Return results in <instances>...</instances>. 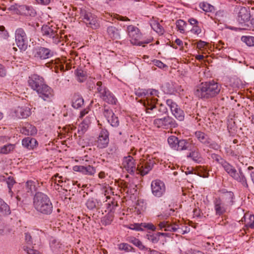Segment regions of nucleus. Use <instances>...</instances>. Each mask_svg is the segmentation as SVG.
<instances>
[{
    "instance_id": "52",
    "label": "nucleus",
    "mask_w": 254,
    "mask_h": 254,
    "mask_svg": "<svg viewBox=\"0 0 254 254\" xmlns=\"http://www.w3.org/2000/svg\"><path fill=\"white\" fill-rule=\"evenodd\" d=\"M97 92L99 94V96L104 93L108 88L102 85L101 81H98L96 83Z\"/></svg>"
},
{
    "instance_id": "64",
    "label": "nucleus",
    "mask_w": 254,
    "mask_h": 254,
    "mask_svg": "<svg viewBox=\"0 0 254 254\" xmlns=\"http://www.w3.org/2000/svg\"><path fill=\"white\" fill-rule=\"evenodd\" d=\"M106 205H108V208L110 211L114 209L117 205L116 202L113 200L109 201L108 203H106Z\"/></svg>"
},
{
    "instance_id": "28",
    "label": "nucleus",
    "mask_w": 254,
    "mask_h": 254,
    "mask_svg": "<svg viewBox=\"0 0 254 254\" xmlns=\"http://www.w3.org/2000/svg\"><path fill=\"white\" fill-rule=\"evenodd\" d=\"M20 131L22 134L29 135L36 133L37 129L35 127L29 124H26L25 127L20 129Z\"/></svg>"
},
{
    "instance_id": "35",
    "label": "nucleus",
    "mask_w": 254,
    "mask_h": 254,
    "mask_svg": "<svg viewBox=\"0 0 254 254\" xmlns=\"http://www.w3.org/2000/svg\"><path fill=\"white\" fill-rule=\"evenodd\" d=\"M172 114L179 121H182L184 120L185 115L184 111L178 106L172 112Z\"/></svg>"
},
{
    "instance_id": "36",
    "label": "nucleus",
    "mask_w": 254,
    "mask_h": 254,
    "mask_svg": "<svg viewBox=\"0 0 254 254\" xmlns=\"http://www.w3.org/2000/svg\"><path fill=\"white\" fill-rule=\"evenodd\" d=\"M234 193L231 191H227L223 194V198L225 200L227 205L233 204Z\"/></svg>"
},
{
    "instance_id": "25",
    "label": "nucleus",
    "mask_w": 254,
    "mask_h": 254,
    "mask_svg": "<svg viewBox=\"0 0 254 254\" xmlns=\"http://www.w3.org/2000/svg\"><path fill=\"white\" fill-rule=\"evenodd\" d=\"M143 228H146L149 230L155 231L156 228L152 223H141V224H134L130 225L129 228L136 231H142Z\"/></svg>"
},
{
    "instance_id": "14",
    "label": "nucleus",
    "mask_w": 254,
    "mask_h": 254,
    "mask_svg": "<svg viewBox=\"0 0 254 254\" xmlns=\"http://www.w3.org/2000/svg\"><path fill=\"white\" fill-rule=\"evenodd\" d=\"M151 187L152 193L156 197H161L166 191L165 185L160 180L153 181L151 183Z\"/></svg>"
},
{
    "instance_id": "51",
    "label": "nucleus",
    "mask_w": 254,
    "mask_h": 254,
    "mask_svg": "<svg viewBox=\"0 0 254 254\" xmlns=\"http://www.w3.org/2000/svg\"><path fill=\"white\" fill-rule=\"evenodd\" d=\"M197 175L203 178L208 177V172L207 169L204 167L200 166L197 171Z\"/></svg>"
},
{
    "instance_id": "4",
    "label": "nucleus",
    "mask_w": 254,
    "mask_h": 254,
    "mask_svg": "<svg viewBox=\"0 0 254 254\" xmlns=\"http://www.w3.org/2000/svg\"><path fill=\"white\" fill-rule=\"evenodd\" d=\"M157 99H154L153 103H150L148 106L146 105V102L144 103L146 113L149 114L151 118H155L167 113L168 110L166 106L162 104H157Z\"/></svg>"
},
{
    "instance_id": "12",
    "label": "nucleus",
    "mask_w": 254,
    "mask_h": 254,
    "mask_svg": "<svg viewBox=\"0 0 254 254\" xmlns=\"http://www.w3.org/2000/svg\"><path fill=\"white\" fill-rule=\"evenodd\" d=\"M56 29L52 26L44 25L42 27L41 31L44 36L52 39L53 43L57 44L60 42V40Z\"/></svg>"
},
{
    "instance_id": "17",
    "label": "nucleus",
    "mask_w": 254,
    "mask_h": 254,
    "mask_svg": "<svg viewBox=\"0 0 254 254\" xmlns=\"http://www.w3.org/2000/svg\"><path fill=\"white\" fill-rule=\"evenodd\" d=\"M109 135L107 130L102 129L101 130L97 140V145L98 148H104L107 147L109 142Z\"/></svg>"
},
{
    "instance_id": "31",
    "label": "nucleus",
    "mask_w": 254,
    "mask_h": 254,
    "mask_svg": "<svg viewBox=\"0 0 254 254\" xmlns=\"http://www.w3.org/2000/svg\"><path fill=\"white\" fill-rule=\"evenodd\" d=\"M84 104V100L79 95H75L73 97L72 103V107L75 109L80 108Z\"/></svg>"
},
{
    "instance_id": "24",
    "label": "nucleus",
    "mask_w": 254,
    "mask_h": 254,
    "mask_svg": "<svg viewBox=\"0 0 254 254\" xmlns=\"http://www.w3.org/2000/svg\"><path fill=\"white\" fill-rule=\"evenodd\" d=\"M22 145L28 149H33L38 145V142L35 138L28 136L22 139Z\"/></svg>"
},
{
    "instance_id": "41",
    "label": "nucleus",
    "mask_w": 254,
    "mask_h": 254,
    "mask_svg": "<svg viewBox=\"0 0 254 254\" xmlns=\"http://www.w3.org/2000/svg\"><path fill=\"white\" fill-rule=\"evenodd\" d=\"M114 215L112 213H108L105 216L102 218L101 223L104 225H109L113 220Z\"/></svg>"
},
{
    "instance_id": "10",
    "label": "nucleus",
    "mask_w": 254,
    "mask_h": 254,
    "mask_svg": "<svg viewBox=\"0 0 254 254\" xmlns=\"http://www.w3.org/2000/svg\"><path fill=\"white\" fill-rule=\"evenodd\" d=\"M33 53L35 58L41 60L49 59L54 56V52L41 46L35 47Z\"/></svg>"
},
{
    "instance_id": "26",
    "label": "nucleus",
    "mask_w": 254,
    "mask_h": 254,
    "mask_svg": "<svg viewBox=\"0 0 254 254\" xmlns=\"http://www.w3.org/2000/svg\"><path fill=\"white\" fill-rule=\"evenodd\" d=\"M107 32L110 38L112 39H120L121 35L120 30L116 27L111 26L107 27Z\"/></svg>"
},
{
    "instance_id": "20",
    "label": "nucleus",
    "mask_w": 254,
    "mask_h": 254,
    "mask_svg": "<svg viewBox=\"0 0 254 254\" xmlns=\"http://www.w3.org/2000/svg\"><path fill=\"white\" fill-rule=\"evenodd\" d=\"M25 16L34 17L36 15V12L31 6L26 5H19L17 7V14Z\"/></svg>"
},
{
    "instance_id": "49",
    "label": "nucleus",
    "mask_w": 254,
    "mask_h": 254,
    "mask_svg": "<svg viewBox=\"0 0 254 254\" xmlns=\"http://www.w3.org/2000/svg\"><path fill=\"white\" fill-rule=\"evenodd\" d=\"M145 238L148 240L153 244H156L159 241V238L156 234H147L145 235Z\"/></svg>"
},
{
    "instance_id": "1",
    "label": "nucleus",
    "mask_w": 254,
    "mask_h": 254,
    "mask_svg": "<svg viewBox=\"0 0 254 254\" xmlns=\"http://www.w3.org/2000/svg\"><path fill=\"white\" fill-rule=\"evenodd\" d=\"M221 86L214 80L202 82L197 86L195 95L199 98L208 99L216 96L220 92Z\"/></svg>"
},
{
    "instance_id": "33",
    "label": "nucleus",
    "mask_w": 254,
    "mask_h": 254,
    "mask_svg": "<svg viewBox=\"0 0 254 254\" xmlns=\"http://www.w3.org/2000/svg\"><path fill=\"white\" fill-rule=\"evenodd\" d=\"M188 158H190L193 161L198 163L201 161V157L198 149L191 150L188 155Z\"/></svg>"
},
{
    "instance_id": "55",
    "label": "nucleus",
    "mask_w": 254,
    "mask_h": 254,
    "mask_svg": "<svg viewBox=\"0 0 254 254\" xmlns=\"http://www.w3.org/2000/svg\"><path fill=\"white\" fill-rule=\"evenodd\" d=\"M107 121L113 127H117L119 125V120L115 115L107 120Z\"/></svg>"
},
{
    "instance_id": "60",
    "label": "nucleus",
    "mask_w": 254,
    "mask_h": 254,
    "mask_svg": "<svg viewBox=\"0 0 254 254\" xmlns=\"http://www.w3.org/2000/svg\"><path fill=\"white\" fill-rule=\"evenodd\" d=\"M167 105L169 107L171 112L174 110L178 106L172 99H167L166 101Z\"/></svg>"
},
{
    "instance_id": "37",
    "label": "nucleus",
    "mask_w": 254,
    "mask_h": 254,
    "mask_svg": "<svg viewBox=\"0 0 254 254\" xmlns=\"http://www.w3.org/2000/svg\"><path fill=\"white\" fill-rule=\"evenodd\" d=\"M50 245L54 252L58 253L61 249L62 245L56 239L52 238L50 240Z\"/></svg>"
},
{
    "instance_id": "63",
    "label": "nucleus",
    "mask_w": 254,
    "mask_h": 254,
    "mask_svg": "<svg viewBox=\"0 0 254 254\" xmlns=\"http://www.w3.org/2000/svg\"><path fill=\"white\" fill-rule=\"evenodd\" d=\"M212 158L214 160H215L216 161H217L218 163L222 165V161H225V160L222 159L220 156L216 154H212Z\"/></svg>"
},
{
    "instance_id": "56",
    "label": "nucleus",
    "mask_w": 254,
    "mask_h": 254,
    "mask_svg": "<svg viewBox=\"0 0 254 254\" xmlns=\"http://www.w3.org/2000/svg\"><path fill=\"white\" fill-rule=\"evenodd\" d=\"M103 114L105 117L106 118L107 120H108L111 118L113 117L115 114L113 113V111L109 108H106V107H104V110L103 112Z\"/></svg>"
},
{
    "instance_id": "34",
    "label": "nucleus",
    "mask_w": 254,
    "mask_h": 254,
    "mask_svg": "<svg viewBox=\"0 0 254 254\" xmlns=\"http://www.w3.org/2000/svg\"><path fill=\"white\" fill-rule=\"evenodd\" d=\"M10 214V209L8 205L0 198V214L7 215Z\"/></svg>"
},
{
    "instance_id": "27",
    "label": "nucleus",
    "mask_w": 254,
    "mask_h": 254,
    "mask_svg": "<svg viewBox=\"0 0 254 254\" xmlns=\"http://www.w3.org/2000/svg\"><path fill=\"white\" fill-rule=\"evenodd\" d=\"M177 143L178 144L176 150L182 151L191 149V143L187 139H180L177 142Z\"/></svg>"
},
{
    "instance_id": "54",
    "label": "nucleus",
    "mask_w": 254,
    "mask_h": 254,
    "mask_svg": "<svg viewBox=\"0 0 254 254\" xmlns=\"http://www.w3.org/2000/svg\"><path fill=\"white\" fill-rule=\"evenodd\" d=\"M176 26L181 33H184L185 30L184 27L186 25V23L182 19H179L176 22Z\"/></svg>"
},
{
    "instance_id": "38",
    "label": "nucleus",
    "mask_w": 254,
    "mask_h": 254,
    "mask_svg": "<svg viewBox=\"0 0 254 254\" xmlns=\"http://www.w3.org/2000/svg\"><path fill=\"white\" fill-rule=\"evenodd\" d=\"M148 91V96L147 97V101L146 103V105L148 106L150 103H153L154 99H157L156 98H152V96H158L159 91L155 89H148L147 90Z\"/></svg>"
},
{
    "instance_id": "45",
    "label": "nucleus",
    "mask_w": 254,
    "mask_h": 254,
    "mask_svg": "<svg viewBox=\"0 0 254 254\" xmlns=\"http://www.w3.org/2000/svg\"><path fill=\"white\" fill-rule=\"evenodd\" d=\"M95 172V169L93 167L88 165L87 166H83L82 173L84 175L92 176L93 175Z\"/></svg>"
},
{
    "instance_id": "48",
    "label": "nucleus",
    "mask_w": 254,
    "mask_h": 254,
    "mask_svg": "<svg viewBox=\"0 0 254 254\" xmlns=\"http://www.w3.org/2000/svg\"><path fill=\"white\" fill-rule=\"evenodd\" d=\"M135 94L137 96L141 98H145L147 100L148 96V91L146 89H138L135 91Z\"/></svg>"
},
{
    "instance_id": "53",
    "label": "nucleus",
    "mask_w": 254,
    "mask_h": 254,
    "mask_svg": "<svg viewBox=\"0 0 254 254\" xmlns=\"http://www.w3.org/2000/svg\"><path fill=\"white\" fill-rule=\"evenodd\" d=\"M96 200L93 199V198H91L88 199V200L86 202V205L87 207L89 209L92 210L96 208Z\"/></svg>"
},
{
    "instance_id": "19",
    "label": "nucleus",
    "mask_w": 254,
    "mask_h": 254,
    "mask_svg": "<svg viewBox=\"0 0 254 254\" xmlns=\"http://www.w3.org/2000/svg\"><path fill=\"white\" fill-rule=\"evenodd\" d=\"M122 164L127 171L130 174H133L136 171L135 160L131 156L125 157Z\"/></svg>"
},
{
    "instance_id": "30",
    "label": "nucleus",
    "mask_w": 254,
    "mask_h": 254,
    "mask_svg": "<svg viewBox=\"0 0 254 254\" xmlns=\"http://www.w3.org/2000/svg\"><path fill=\"white\" fill-rule=\"evenodd\" d=\"M245 226L247 228L254 229V215L246 214L244 216Z\"/></svg>"
},
{
    "instance_id": "13",
    "label": "nucleus",
    "mask_w": 254,
    "mask_h": 254,
    "mask_svg": "<svg viewBox=\"0 0 254 254\" xmlns=\"http://www.w3.org/2000/svg\"><path fill=\"white\" fill-rule=\"evenodd\" d=\"M28 46V38L25 31L22 28L17 29V47L21 52L25 51Z\"/></svg>"
},
{
    "instance_id": "21",
    "label": "nucleus",
    "mask_w": 254,
    "mask_h": 254,
    "mask_svg": "<svg viewBox=\"0 0 254 254\" xmlns=\"http://www.w3.org/2000/svg\"><path fill=\"white\" fill-rule=\"evenodd\" d=\"M214 209L216 215L220 216L226 211V207L220 198H216L214 200Z\"/></svg>"
},
{
    "instance_id": "50",
    "label": "nucleus",
    "mask_w": 254,
    "mask_h": 254,
    "mask_svg": "<svg viewBox=\"0 0 254 254\" xmlns=\"http://www.w3.org/2000/svg\"><path fill=\"white\" fill-rule=\"evenodd\" d=\"M200 8L206 12H211L214 10V7L207 2H201L200 3Z\"/></svg>"
},
{
    "instance_id": "32",
    "label": "nucleus",
    "mask_w": 254,
    "mask_h": 254,
    "mask_svg": "<svg viewBox=\"0 0 254 254\" xmlns=\"http://www.w3.org/2000/svg\"><path fill=\"white\" fill-rule=\"evenodd\" d=\"M90 121L88 119H85L78 127V133L79 135L83 134L89 127Z\"/></svg>"
},
{
    "instance_id": "43",
    "label": "nucleus",
    "mask_w": 254,
    "mask_h": 254,
    "mask_svg": "<svg viewBox=\"0 0 254 254\" xmlns=\"http://www.w3.org/2000/svg\"><path fill=\"white\" fill-rule=\"evenodd\" d=\"M6 183L8 188V193L10 194V197H12L13 193L11 189L13 185L15 183V181L12 177L9 176L6 179Z\"/></svg>"
},
{
    "instance_id": "11",
    "label": "nucleus",
    "mask_w": 254,
    "mask_h": 254,
    "mask_svg": "<svg viewBox=\"0 0 254 254\" xmlns=\"http://www.w3.org/2000/svg\"><path fill=\"white\" fill-rule=\"evenodd\" d=\"M140 161V163L137 164L136 167V171L141 176L147 174L152 170L154 165L155 164V161L153 159H149L146 161L142 160Z\"/></svg>"
},
{
    "instance_id": "8",
    "label": "nucleus",
    "mask_w": 254,
    "mask_h": 254,
    "mask_svg": "<svg viewBox=\"0 0 254 254\" xmlns=\"http://www.w3.org/2000/svg\"><path fill=\"white\" fill-rule=\"evenodd\" d=\"M153 124L158 128L168 129L176 127L177 124L176 121L169 116H166L162 118L156 119L153 121Z\"/></svg>"
},
{
    "instance_id": "61",
    "label": "nucleus",
    "mask_w": 254,
    "mask_h": 254,
    "mask_svg": "<svg viewBox=\"0 0 254 254\" xmlns=\"http://www.w3.org/2000/svg\"><path fill=\"white\" fill-rule=\"evenodd\" d=\"M246 24V25L244 27H243V29L254 31V18H253L251 20H249Z\"/></svg>"
},
{
    "instance_id": "9",
    "label": "nucleus",
    "mask_w": 254,
    "mask_h": 254,
    "mask_svg": "<svg viewBox=\"0 0 254 254\" xmlns=\"http://www.w3.org/2000/svg\"><path fill=\"white\" fill-rule=\"evenodd\" d=\"M36 92L39 98L47 102L51 101L54 95L53 90L46 83L39 88Z\"/></svg>"
},
{
    "instance_id": "22",
    "label": "nucleus",
    "mask_w": 254,
    "mask_h": 254,
    "mask_svg": "<svg viewBox=\"0 0 254 254\" xmlns=\"http://www.w3.org/2000/svg\"><path fill=\"white\" fill-rule=\"evenodd\" d=\"M159 229L166 231H172V232H179V227L177 224H171L168 221H163L160 222L158 224Z\"/></svg>"
},
{
    "instance_id": "6",
    "label": "nucleus",
    "mask_w": 254,
    "mask_h": 254,
    "mask_svg": "<svg viewBox=\"0 0 254 254\" xmlns=\"http://www.w3.org/2000/svg\"><path fill=\"white\" fill-rule=\"evenodd\" d=\"M127 31L130 38L129 40L132 45H141L143 43L148 44L151 42L150 39H148L145 42L139 41L141 37V34L140 33L139 30L134 26H128Z\"/></svg>"
},
{
    "instance_id": "2",
    "label": "nucleus",
    "mask_w": 254,
    "mask_h": 254,
    "mask_svg": "<svg viewBox=\"0 0 254 254\" xmlns=\"http://www.w3.org/2000/svg\"><path fill=\"white\" fill-rule=\"evenodd\" d=\"M33 206L39 213L44 215H50L53 212V204L46 194L37 192L33 197Z\"/></svg>"
},
{
    "instance_id": "44",
    "label": "nucleus",
    "mask_w": 254,
    "mask_h": 254,
    "mask_svg": "<svg viewBox=\"0 0 254 254\" xmlns=\"http://www.w3.org/2000/svg\"><path fill=\"white\" fill-rule=\"evenodd\" d=\"M75 73L79 82H83L86 78V72L81 69H77Z\"/></svg>"
},
{
    "instance_id": "42",
    "label": "nucleus",
    "mask_w": 254,
    "mask_h": 254,
    "mask_svg": "<svg viewBox=\"0 0 254 254\" xmlns=\"http://www.w3.org/2000/svg\"><path fill=\"white\" fill-rule=\"evenodd\" d=\"M178 137L174 135H171L168 138V142L170 146L173 149L176 150L177 146V142L179 141Z\"/></svg>"
},
{
    "instance_id": "39",
    "label": "nucleus",
    "mask_w": 254,
    "mask_h": 254,
    "mask_svg": "<svg viewBox=\"0 0 254 254\" xmlns=\"http://www.w3.org/2000/svg\"><path fill=\"white\" fill-rule=\"evenodd\" d=\"M15 149V144H7L0 147V153L7 154L13 151Z\"/></svg>"
},
{
    "instance_id": "23",
    "label": "nucleus",
    "mask_w": 254,
    "mask_h": 254,
    "mask_svg": "<svg viewBox=\"0 0 254 254\" xmlns=\"http://www.w3.org/2000/svg\"><path fill=\"white\" fill-rule=\"evenodd\" d=\"M100 97L105 102L114 105L117 102V99L114 94L108 89L106 91L100 96Z\"/></svg>"
},
{
    "instance_id": "5",
    "label": "nucleus",
    "mask_w": 254,
    "mask_h": 254,
    "mask_svg": "<svg viewBox=\"0 0 254 254\" xmlns=\"http://www.w3.org/2000/svg\"><path fill=\"white\" fill-rule=\"evenodd\" d=\"M80 18L87 27L93 29L100 27V23L97 16L85 9L81 10Z\"/></svg>"
},
{
    "instance_id": "57",
    "label": "nucleus",
    "mask_w": 254,
    "mask_h": 254,
    "mask_svg": "<svg viewBox=\"0 0 254 254\" xmlns=\"http://www.w3.org/2000/svg\"><path fill=\"white\" fill-rule=\"evenodd\" d=\"M24 236L26 244L29 245H32L33 244V241L31 235L28 232L24 231Z\"/></svg>"
},
{
    "instance_id": "62",
    "label": "nucleus",
    "mask_w": 254,
    "mask_h": 254,
    "mask_svg": "<svg viewBox=\"0 0 254 254\" xmlns=\"http://www.w3.org/2000/svg\"><path fill=\"white\" fill-rule=\"evenodd\" d=\"M23 249L28 254H41L39 251L27 246H23Z\"/></svg>"
},
{
    "instance_id": "3",
    "label": "nucleus",
    "mask_w": 254,
    "mask_h": 254,
    "mask_svg": "<svg viewBox=\"0 0 254 254\" xmlns=\"http://www.w3.org/2000/svg\"><path fill=\"white\" fill-rule=\"evenodd\" d=\"M222 166L229 176L234 180L240 182L245 187H248L246 178L241 169L239 170V172H237L235 168L226 161H222Z\"/></svg>"
},
{
    "instance_id": "47",
    "label": "nucleus",
    "mask_w": 254,
    "mask_h": 254,
    "mask_svg": "<svg viewBox=\"0 0 254 254\" xmlns=\"http://www.w3.org/2000/svg\"><path fill=\"white\" fill-rule=\"evenodd\" d=\"M131 242L141 250L146 251L148 248L145 247L140 241L135 238L132 239Z\"/></svg>"
},
{
    "instance_id": "18",
    "label": "nucleus",
    "mask_w": 254,
    "mask_h": 254,
    "mask_svg": "<svg viewBox=\"0 0 254 254\" xmlns=\"http://www.w3.org/2000/svg\"><path fill=\"white\" fill-rule=\"evenodd\" d=\"M251 17L250 12L245 7H241L238 13L237 20L244 27Z\"/></svg>"
},
{
    "instance_id": "40",
    "label": "nucleus",
    "mask_w": 254,
    "mask_h": 254,
    "mask_svg": "<svg viewBox=\"0 0 254 254\" xmlns=\"http://www.w3.org/2000/svg\"><path fill=\"white\" fill-rule=\"evenodd\" d=\"M152 28L159 34L162 35L164 30L163 27L157 21H153L151 23Z\"/></svg>"
},
{
    "instance_id": "58",
    "label": "nucleus",
    "mask_w": 254,
    "mask_h": 254,
    "mask_svg": "<svg viewBox=\"0 0 254 254\" xmlns=\"http://www.w3.org/2000/svg\"><path fill=\"white\" fill-rule=\"evenodd\" d=\"M119 249L126 252H130L132 249V248L128 244L121 243L119 245Z\"/></svg>"
},
{
    "instance_id": "16",
    "label": "nucleus",
    "mask_w": 254,
    "mask_h": 254,
    "mask_svg": "<svg viewBox=\"0 0 254 254\" xmlns=\"http://www.w3.org/2000/svg\"><path fill=\"white\" fill-rule=\"evenodd\" d=\"M35 183L32 181H28L25 184H20L17 186L18 190H17V193L22 194L24 195V197H26L27 194L29 192H32L35 190Z\"/></svg>"
},
{
    "instance_id": "29",
    "label": "nucleus",
    "mask_w": 254,
    "mask_h": 254,
    "mask_svg": "<svg viewBox=\"0 0 254 254\" xmlns=\"http://www.w3.org/2000/svg\"><path fill=\"white\" fill-rule=\"evenodd\" d=\"M17 114H19L20 118H26L31 114L30 109L27 107H18L17 109Z\"/></svg>"
},
{
    "instance_id": "15",
    "label": "nucleus",
    "mask_w": 254,
    "mask_h": 254,
    "mask_svg": "<svg viewBox=\"0 0 254 254\" xmlns=\"http://www.w3.org/2000/svg\"><path fill=\"white\" fill-rule=\"evenodd\" d=\"M28 83L31 89L36 91L45 83V82L43 77L37 74H33L29 77Z\"/></svg>"
},
{
    "instance_id": "46",
    "label": "nucleus",
    "mask_w": 254,
    "mask_h": 254,
    "mask_svg": "<svg viewBox=\"0 0 254 254\" xmlns=\"http://www.w3.org/2000/svg\"><path fill=\"white\" fill-rule=\"evenodd\" d=\"M241 40L249 46H254V37L253 36H242Z\"/></svg>"
},
{
    "instance_id": "59",
    "label": "nucleus",
    "mask_w": 254,
    "mask_h": 254,
    "mask_svg": "<svg viewBox=\"0 0 254 254\" xmlns=\"http://www.w3.org/2000/svg\"><path fill=\"white\" fill-rule=\"evenodd\" d=\"M0 36L4 39H7L8 36V33L5 30L3 26L0 25Z\"/></svg>"
},
{
    "instance_id": "7",
    "label": "nucleus",
    "mask_w": 254,
    "mask_h": 254,
    "mask_svg": "<svg viewBox=\"0 0 254 254\" xmlns=\"http://www.w3.org/2000/svg\"><path fill=\"white\" fill-rule=\"evenodd\" d=\"M195 137L201 143L211 149L218 150L220 145L215 141L212 140L208 135L201 131H196L195 133Z\"/></svg>"
}]
</instances>
